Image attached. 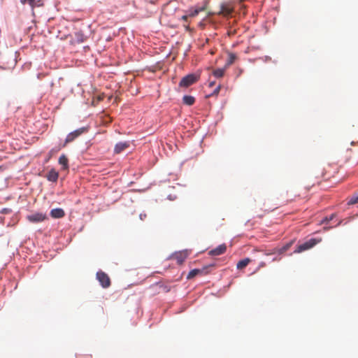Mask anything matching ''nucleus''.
I'll return each mask as SVG.
<instances>
[{"instance_id":"3","label":"nucleus","mask_w":358,"mask_h":358,"mask_svg":"<svg viewBox=\"0 0 358 358\" xmlns=\"http://www.w3.org/2000/svg\"><path fill=\"white\" fill-rule=\"evenodd\" d=\"M320 242V240L312 238L304 243H302L299 244L295 250L294 251V253H301L306 250H308L312 248H313L315 245H317Z\"/></svg>"},{"instance_id":"8","label":"nucleus","mask_w":358,"mask_h":358,"mask_svg":"<svg viewBox=\"0 0 358 358\" xmlns=\"http://www.w3.org/2000/svg\"><path fill=\"white\" fill-rule=\"evenodd\" d=\"M58 164L61 166L62 171H69V158L65 154H62L58 159Z\"/></svg>"},{"instance_id":"20","label":"nucleus","mask_w":358,"mask_h":358,"mask_svg":"<svg viewBox=\"0 0 358 358\" xmlns=\"http://www.w3.org/2000/svg\"><path fill=\"white\" fill-rule=\"evenodd\" d=\"M225 69H217L213 70V75L217 78H222L224 75Z\"/></svg>"},{"instance_id":"5","label":"nucleus","mask_w":358,"mask_h":358,"mask_svg":"<svg viewBox=\"0 0 358 358\" xmlns=\"http://www.w3.org/2000/svg\"><path fill=\"white\" fill-rule=\"evenodd\" d=\"M199 78V76L196 74H188L181 79V80L179 83V86L181 87H187L197 82Z\"/></svg>"},{"instance_id":"36","label":"nucleus","mask_w":358,"mask_h":358,"mask_svg":"<svg viewBox=\"0 0 358 358\" xmlns=\"http://www.w3.org/2000/svg\"><path fill=\"white\" fill-rule=\"evenodd\" d=\"M229 13H230V10H227V11L226 12V14H229Z\"/></svg>"},{"instance_id":"21","label":"nucleus","mask_w":358,"mask_h":358,"mask_svg":"<svg viewBox=\"0 0 358 358\" xmlns=\"http://www.w3.org/2000/svg\"><path fill=\"white\" fill-rule=\"evenodd\" d=\"M294 241H291L278 250L279 254H283L292 245Z\"/></svg>"},{"instance_id":"17","label":"nucleus","mask_w":358,"mask_h":358,"mask_svg":"<svg viewBox=\"0 0 358 358\" xmlns=\"http://www.w3.org/2000/svg\"><path fill=\"white\" fill-rule=\"evenodd\" d=\"M206 10L205 6H201V7H195L194 8H192L189 10V17H195L200 12Z\"/></svg>"},{"instance_id":"19","label":"nucleus","mask_w":358,"mask_h":358,"mask_svg":"<svg viewBox=\"0 0 358 358\" xmlns=\"http://www.w3.org/2000/svg\"><path fill=\"white\" fill-rule=\"evenodd\" d=\"M250 262V259L249 258H245L237 263L236 267L238 269H243L246 267Z\"/></svg>"},{"instance_id":"39","label":"nucleus","mask_w":358,"mask_h":358,"mask_svg":"<svg viewBox=\"0 0 358 358\" xmlns=\"http://www.w3.org/2000/svg\"><path fill=\"white\" fill-rule=\"evenodd\" d=\"M157 285V282H154V283L152 284V285Z\"/></svg>"},{"instance_id":"22","label":"nucleus","mask_w":358,"mask_h":358,"mask_svg":"<svg viewBox=\"0 0 358 358\" xmlns=\"http://www.w3.org/2000/svg\"><path fill=\"white\" fill-rule=\"evenodd\" d=\"M18 215L16 213L15 215H13L12 217L10 218V220L8 222L7 226L8 227H14L18 222Z\"/></svg>"},{"instance_id":"6","label":"nucleus","mask_w":358,"mask_h":358,"mask_svg":"<svg viewBox=\"0 0 358 358\" xmlns=\"http://www.w3.org/2000/svg\"><path fill=\"white\" fill-rule=\"evenodd\" d=\"M210 266H206V267H203L202 268H194V269H192L191 270L187 276V279H192L193 278H194L195 276L196 275H206L208 273V268H209Z\"/></svg>"},{"instance_id":"31","label":"nucleus","mask_w":358,"mask_h":358,"mask_svg":"<svg viewBox=\"0 0 358 358\" xmlns=\"http://www.w3.org/2000/svg\"><path fill=\"white\" fill-rule=\"evenodd\" d=\"M135 304H136V307L134 308V311L136 312V315L138 316V309H139V308L138 306V303L136 302Z\"/></svg>"},{"instance_id":"25","label":"nucleus","mask_w":358,"mask_h":358,"mask_svg":"<svg viewBox=\"0 0 358 358\" xmlns=\"http://www.w3.org/2000/svg\"><path fill=\"white\" fill-rule=\"evenodd\" d=\"M35 0H20L22 5L28 4L30 7H33V3Z\"/></svg>"},{"instance_id":"2","label":"nucleus","mask_w":358,"mask_h":358,"mask_svg":"<svg viewBox=\"0 0 358 358\" xmlns=\"http://www.w3.org/2000/svg\"><path fill=\"white\" fill-rule=\"evenodd\" d=\"M96 279L98 280L100 286L103 289L108 288L111 285L109 275L101 269L96 272Z\"/></svg>"},{"instance_id":"23","label":"nucleus","mask_w":358,"mask_h":358,"mask_svg":"<svg viewBox=\"0 0 358 358\" xmlns=\"http://www.w3.org/2000/svg\"><path fill=\"white\" fill-rule=\"evenodd\" d=\"M236 59V55H235L234 54L231 53V54L229 55V60H228V62H227V65H228V66H229V65L232 64L234 62V61H235V59Z\"/></svg>"},{"instance_id":"1","label":"nucleus","mask_w":358,"mask_h":358,"mask_svg":"<svg viewBox=\"0 0 358 358\" xmlns=\"http://www.w3.org/2000/svg\"><path fill=\"white\" fill-rule=\"evenodd\" d=\"M89 131V127H82L80 128H78L76 129H74L73 131L69 132L65 139L62 141L61 138H59V141H61L59 143L61 145V147L66 148L68 144L73 143L75 141L78 137H80L81 135L88 132Z\"/></svg>"},{"instance_id":"30","label":"nucleus","mask_w":358,"mask_h":358,"mask_svg":"<svg viewBox=\"0 0 358 358\" xmlns=\"http://www.w3.org/2000/svg\"><path fill=\"white\" fill-rule=\"evenodd\" d=\"M146 217H147V215L145 213H141L139 215V218H140L141 220H144Z\"/></svg>"},{"instance_id":"40","label":"nucleus","mask_w":358,"mask_h":358,"mask_svg":"<svg viewBox=\"0 0 358 358\" xmlns=\"http://www.w3.org/2000/svg\"><path fill=\"white\" fill-rule=\"evenodd\" d=\"M152 324H149V328L152 327Z\"/></svg>"},{"instance_id":"12","label":"nucleus","mask_w":358,"mask_h":358,"mask_svg":"<svg viewBox=\"0 0 358 358\" xmlns=\"http://www.w3.org/2000/svg\"><path fill=\"white\" fill-rule=\"evenodd\" d=\"M227 250L225 244H221L217 248L209 251L208 254L211 256H217L224 254Z\"/></svg>"},{"instance_id":"14","label":"nucleus","mask_w":358,"mask_h":358,"mask_svg":"<svg viewBox=\"0 0 358 358\" xmlns=\"http://www.w3.org/2000/svg\"><path fill=\"white\" fill-rule=\"evenodd\" d=\"M63 147H61L60 143L58 145H56L51 148L48 155L47 157L45 159V163H47L49 162V160L55 155L57 154L60 150H62Z\"/></svg>"},{"instance_id":"34","label":"nucleus","mask_w":358,"mask_h":358,"mask_svg":"<svg viewBox=\"0 0 358 358\" xmlns=\"http://www.w3.org/2000/svg\"><path fill=\"white\" fill-rule=\"evenodd\" d=\"M215 83L214 81L209 83V87H213L215 85Z\"/></svg>"},{"instance_id":"32","label":"nucleus","mask_w":358,"mask_h":358,"mask_svg":"<svg viewBox=\"0 0 358 358\" xmlns=\"http://www.w3.org/2000/svg\"><path fill=\"white\" fill-rule=\"evenodd\" d=\"M188 17H189V14H188L187 15H182V17H181V19H182V20L186 21V20H187Z\"/></svg>"},{"instance_id":"7","label":"nucleus","mask_w":358,"mask_h":358,"mask_svg":"<svg viewBox=\"0 0 358 358\" xmlns=\"http://www.w3.org/2000/svg\"><path fill=\"white\" fill-rule=\"evenodd\" d=\"M44 6L43 0H35L33 3V7L31 8V14L34 17H38V15H41V12L38 10V8H42Z\"/></svg>"},{"instance_id":"29","label":"nucleus","mask_w":358,"mask_h":358,"mask_svg":"<svg viewBox=\"0 0 358 358\" xmlns=\"http://www.w3.org/2000/svg\"><path fill=\"white\" fill-rule=\"evenodd\" d=\"M158 289H162L164 292H168V289H166L165 287L160 285V282H158Z\"/></svg>"},{"instance_id":"41","label":"nucleus","mask_w":358,"mask_h":358,"mask_svg":"<svg viewBox=\"0 0 358 358\" xmlns=\"http://www.w3.org/2000/svg\"><path fill=\"white\" fill-rule=\"evenodd\" d=\"M357 197H358V196H357Z\"/></svg>"},{"instance_id":"18","label":"nucleus","mask_w":358,"mask_h":358,"mask_svg":"<svg viewBox=\"0 0 358 358\" xmlns=\"http://www.w3.org/2000/svg\"><path fill=\"white\" fill-rule=\"evenodd\" d=\"M182 101L187 106H192L194 103L195 99L192 96L185 95L182 98Z\"/></svg>"},{"instance_id":"15","label":"nucleus","mask_w":358,"mask_h":358,"mask_svg":"<svg viewBox=\"0 0 358 358\" xmlns=\"http://www.w3.org/2000/svg\"><path fill=\"white\" fill-rule=\"evenodd\" d=\"M74 35H75V37H74L73 40L75 42H76L78 44L84 43L87 39V36H85V34H83V32L82 31L75 32Z\"/></svg>"},{"instance_id":"11","label":"nucleus","mask_w":358,"mask_h":358,"mask_svg":"<svg viewBox=\"0 0 358 358\" xmlns=\"http://www.w3.org/2000/svg\"><path fill=\"white\" fill-rule=\"evenodd\" d=\"M47 180L51 182H57L59 178V172L55 168H52L45 176Z\"/></svg>"},{"instance_id":"9","label":"nucleus","mask_w":358,"mask_h":358,"mask_svg":"<svg viewBox=\"0 0 358 358\" xmlns=\"http://www.w3.org/2000/svg\"><path fill=\"white\" fill-rule=\"evenodd\" d=\"M130 146L129 141H120L117 142L114 147L113 152L115 154H120L125 149Z\"/></svg>"},{"instance_id":"24","label":"nucleus","mask_w":358,"mask_h":358,"mask_svg":"<svg viewBox=\"0 0 358 358\" xmlns=\"http://www.w3.org/2000/svg\"><path fill=\"white\" fill-rule=\"evenodd\" d=\"M12 212V209L9 208H3L0 210V213L3 215H9L11 214Z\"/></svg>"},{"instance_id":"28","label":"nucleus","mask_w":358,"mask_h":358,"mask_svg":"<svg viewBox=\"0 0 358 358\" xmlns=\"http://www.w3.org/2000/svg\"><path fill=\"white\" fill-rule=\"evenodd\" d=\"M358 202V197L357 196H355V197H352L348 202L349 204H355Z\"/></svg>"},{"instance_id":"37","label":"nucleus","mask_w":358,"mask_h":358,"mask_svg":"<svg viewBox=\"0 0 358 358\" xmlns=\"http://www.w3.org/2000/svg\"><path fill=\"white\" fill-rule=\"evenodd\" d=\"M341 224V222H338L335 226H338Z\"/></svg>"},{"instance_id":"33","label":"nucleus","mask_w":358,"mask_h":358,"mask_svg":"<svg viewBox=\"0 0 358 358\" xmlns=\"http://www.w3.org/2000/svg\"><path fill=\"white\" fill-rule=\"evenodd\" d=\"M156 69H157V67L155 66L149 67V69L152 70V71H153V72H155Z\"/></svg>"},{"instance_id":"26","label":"nucleus","mask_w":358,"mask_h":358,"mask_svg":"<svg viewBox=\"0 0 358 358\" xmlns=\"http://www.w3.org/2000/svg\"><path fill=\"white\" fill-rule=\"evenodd\" d=\"M221 89V85H218L215 89V90L213 91V93H211L210 94H209L208 96H213V95H217L218 93L220 92V90Z\"/></svg>"},{"instance_id":"38","label":"nucleus","mask_w":358,"mask_h":358,"mask_svg":"<svg viewBox=\"0 0 358 358\" xmlns=\"http://www.w3.org/2000/svg\"><path fill=\"white\" fill-rule=\"evenodd\" d=\"M17 283L15 285L14 289H15L17 288Z\"/></svg>"},{"instance_id":"16","label":"nucleus","mask_w":358,"mask_h":358,"mask_svg":"<svg viewBox=\"0 0 358 358\" xmlns=\"http://www.w3.org/2000/svg\"><path fill=\"white\" fill-rule=\"evenodd\" d=\"M156 2H157V0H150L145 6L147 11L148 13H150V14H152V13H155L157 12V10L155 9Z\"/></svg>"},{"instance_id":"10","label":"nucleus","mask_w":358,"mask_h":358,"mask_svg":"<svg viewBox=\"0 0 358 358\" xmlns=\"http://www.w3.org/2000/svg\"><path fill=\"white\" fill-rule=\"evenodd\" d=\"M49 215L53 219H59L65 215V211L62 208H55L50 210Z\"/></svg>"},{"instance_id":"35","label":"nucleus","mask_w":358,"mask_h":358,"mask_svg":"<svg viewBox=\"0 0 358 358\" xmlns=\"http://www.w3.org/2000/svg\"><path fill=\"white\" fill-rule=\"evenodd\" d=\"M83 228H84V226L80 227L79 228V229H78V232L82 231L83 230Z\"/></svg>"},{"instance_id":"27","label":"nucleus","mask_w":358,"mask_h":358,"mask_svg":"<svg viewBox=\"0 0 358 358\" xmlns=\"http://www.w3.org/2000/svg\"><path fill=\"white\" fill-rule=\"evenodd\" d=\"M335 217V215L334 214H332L330 215L329 217H325L322 221V223H328L329 221L332 220L334 219V217Z\"/></svg>"},{"instance_id":"4","label":"nucleus","mask_w":358,"mask_h":358,"mask_svg":"<svg viewBox=\"0 0 358 358\" xmlns=\"http://www.w3.org/2000/svg\"><path fill=\"white\" fill-rule=\"evenodd\" d=\"M27 220L34 224L41 223L48 219L46 214L41 212H34L26 216Z\"/></svg>"},{"instance_id":"13","label":"nucleus","mask_w":358,"mask_h":358,"mask_svg":"<svg viewBox=\"0 0 358 358\" xmlns=\"http://www.w3.org/2000/svg\"><path fill=\"white\" fill-rule=\"evenodd\" d=\"M187 256L188 252L187 251H180L176 252L173 257L176 260L177 263L180 265L185 262Z\"/></svg>"}]
</instances>
